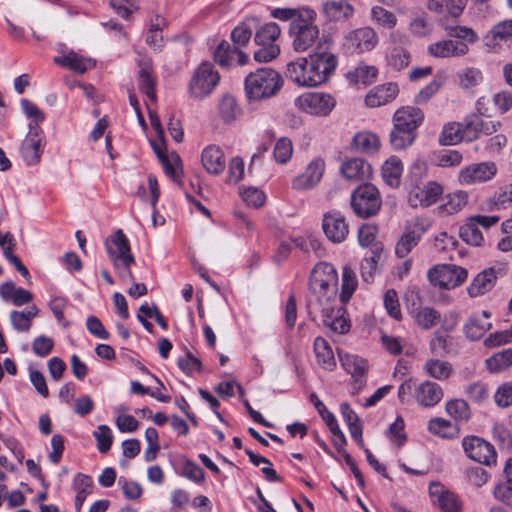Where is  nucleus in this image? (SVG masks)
Returning <instances> with one entry per match:
<instances>
[{"mask_svg":"<svg viewBox=\"0 0 512 512\" xmlns=\"http://www.w3.org/2000/svg\"><path fill=\"white\" fill-rule=\"evenodd\" d=\"M337 66L334 54L321 51L287 64V77L299 86H319L331 77Z\"/></svg>","mask_w":512,"mask_h":512,"instance_id":"nucleus-1","label":"nucleus"},{"mask_svg":"<svg viewBox=\"0 0 512 512\" xmlns=\"http://www.w3.org/2000/svg\"><path fill=\"white\" fill-rule=\"evenodd\" d=\"M338 274L330 263L321 262L315 265L309 281V308L320 311H331L337 297Z\"/></svg>","mask_w":512,"mask_h":512,"instance_id":"nucleus-2","label":"nucleus"},{"mask_svg":"<svg viewBox=\"0 0 512 512\" xmlns=\"http://www.w3.org/2000/svg\"><path fill=\"white\" fill-rule=\"evenodd\" d=\"M283 85L281 75L272 68H259L249 73L244 82L249 100H262L273 97Z\"/></svg>","mask_w":512,"mask_h":512,"instance_id":"nucleus-3","label":"nucleus"},{"mask_svg":"<svg viewBox=\"0 0 512 512\" xmlns=\"http://www.w3.org/2000/svg\"><path fill=\"white\" fill-rule=\"evenodd\" d=\"M350 203L355 214L366 219L378 214L382 207V197L375 185L363 183L351 193Z\"/></svg>","mask_w":512,"mask_h":512,"instance_id":"nucleus-4","label":"nucleus"},{"mask_svg":"<svg viewBox=\"0 0 512 512\" xmlns=\"http://www.w3.org/2000/svg\"><path fill=\"white\" fill-rule=\"evenodd\" d=\"M468 277V271L455 264H438L428 271L430 283L440 289H454L462 285Z\"/></svg>","mask_w":512,"mask_h":512,"instance_id":"nucleus-5","label":"nucleus"},{"mask_svg":"<svg viewBox=\"0 0 512 512\" xmlns=\"http://www.w3.org/2000/svg\"><path fill=\"white\" fill-rule=\"evenodd\" d=\"M431 227V222L424 217H417L409 221L405 230L395 245V254L405 258L420 242L423 234Z\"/></svg>","mask_w":512,"mask_h":512,"instance_id":"nucleus-6","label":"nucleus"},{"mask_svg":"<svg viewBox=\"0 0 512 512\" xmlns=\"http://www.w3.org/2000/svg\"><path fill=\"white\" fill-rule=\"evenodd\" d=\"M220 81V76L208 62L201 63L195 70L190 83L189 92L195 99H203L208 96Z\"/></svg>","mask_w":512,"mask_h":512,"instance_id":"nucleus-7","label":"nucleus"},{"mask_svg":"<svg viewBox=\"0 0 512 512\" xmlns=\"http://www.w3.org/2000/svg\"><path fill=\"white\" fill-rule=\"evenodd\" d=\"M295 105L308 114L327 116L334 109L336 100L327 93L309 92L296 98Z\"/></svg>","mask_w":512,"mask_h":512,"instance_id":"nucleus-8","label":"nucleus"},{"mask_svg":"<svg viewBox=\"0 0 512 512\" xmlns=\"http://www.w3.org/2000/svg\"><path fill=\"white\" fill-rule=\"evenodd\" d=\"M313 21L314 19L303 18L294 23H290L289 35L292 39V46L295 51H306L318 38L319 29Z\"/></svg>","mask_w":512,"mask_h":512,"instance_id":"nucleus-9","label":"nucleus"},{"mask_svg":"<svg viewBox=\"0 0 512 512\" xmlns=\"http://www.w3.org/2000/svg\"><path fill=\"white\" fill-rule=\"evenodd\" d=\"M497 171V165L492 161L473 163L459 171L458 182L464 186L485 183L492 180Z\"/></svg>","mask_w":512,"mask_h":512,"instance_id":"nucleus-10","label":"nucleus"},{"mask_svg":"<svg viewBox=\"0 0 512 512\" xmlns=\"http://www.w3.org/2000/svg\"><path fill=\"white\" fill-rule=\"evenodd\" d=\"M443 194V186L436 181L408 188V202L411 207H429L435 204Z\"/></svg>","mask_w":512,"mask_h":512,"instance_id":"nucleus-11","label":"nucleus"},{"mask_svg":"<svg viewBox=\"0 0 512 512\" xmlns=\"http://www.w3.org/2000/svg\"><path fill=\"white\" fill-rule=\"evenodd\" d=\"M44 136L40 127L29 124V133L22 141L20 153L23 161L29 165H37L41 160L44 148Z\"/></svg>","mask_w":512,"mask_h":512,"instance_id":"nucleus-12","label":"nucleus"},{"mask_svg":"<svg viewBox=\"0 0 512 512\" xmlns=\"http://www.w3.org/2000/svg\"><path fill=\"white\" fill-rule=\"evenodd\" d=\"M378 41V35L374 29L361 27L345 35L344 46L351 52L363 53L373 50Z\"/></svg>","mask_w":512,"mask_h":512,"instance_id":"nucleus-13","label":"nucleus"},{"mask_svg":"<svg viewBox=\"0 0 512 512\" xmlns=\"http://www.w3.org/2000/svg\"><path fill=\"white\" fill-rule=\"evenodd\" d=\"M462 446L468 457L476 462L490 466L496 463L497 454L494 447L477 436L465 437Z\"/></svg>","mask_w":512,"mask_h":512,"instance_id":"nucleus-14","label":"nucleus"},{"mask_svg":"<svg viewBox=\"0 0 512 512\" xmlns=\"http://www.w3.org/2000/svg\"><path fill=\"white\" fill-rule=\"evenodd\" d=\"M106 248L114 266H118V263L127 264L135 262V258L131 253L129 240L121 229L117 230L114 235L106 241Z\"/></svg>","mask_w":512,"mask_h":512,"instance_id":"nucleus-15","label":"nucleus"},{"mask_svg":"<svg viewBox=\"0 0 512 512\" xmlns=\"http://www.w3.org/2000/svg\"><path fill=\"white\" fill-rule=\"evenodd\" d=\"M322 228L326 237L333 243L343 242L349 233L348 223L338 211L327 212L323 215Z\"/></svg>","mask_w":512,"mask_h":512,"instance_id":"nucleus-16","label":"nucleus"},{"mask_svg":"<svg viewBox=\"0 0 512 512\" xmlns=\"http://www.w3.org/2000/svg\"><path fill=\"white\" fill-rule=\"evenodd\" d=\"M463 126L465 129V141L472 142L479 138L481 134L490 135L496 132L500 123L483 119L477 114H471L465 118Z\"/></svg>","mask_w":512,"mask_h":512,"instance_id":"nucleus-17","label":"nucleus"},{"mask_svg":"<svg viewBox=\"0 0 512 512\" xmlns=\"http://www.w3.org/2000/svg\"><path fill=\"white\" fill-rule=\"evenodd\" d=\"M429 495L433 503H437L442 512H460L461 502L456 494L445 489L439 482H432Z\"/></svg>","mask_w":512,"mask_h":512,"instance_id":"nucleus-18","label":"nucleus"},{"mask_svg":"<svg viewBox=\"0 0 512 512\" xmlns=\"http://www.w3.org/2000/svg\"><path fill=\"white\" fill-rule=\"evenodd\" d=\"M468 51L466 42L452 39L437 41L428 46L429 54L436 58L459 57L466 55Z\"/></svg>","mask_w":512,"mask_h":512,"instance_id":"nucleus-19","label":"nucleus"},{"mask_svg":"<svg viewBox=\"0 0 512 512\" xmlns=\"http://www.w3.org/2000/svg\"><path fill=\"white\" fill-rule=\"evenodd\" d=\"M399 94V86L395 82H388L371 89L365 97L368 107L376 108L391 103Z\"/></svg>","mask_w":512,"mask_h":512,"instance_id":"nucleus-20","label":"nucleus"},{"mask_svg":"<svg viewBox=\"0 0 512 512\" xmlns=\"http://www.w3.org/2000/svg\"><path fill=\"white\" fill-rule=\"evenodd\" d=\"M325 170V163L321 159L313 160L305 169V171L295 177L292 186L296 190H305L314 187L320 182Z\"/></svg>","mask_w":512,"mask_h":512,"instance_id":"nucleus-21","label":"nucleus"},{"mask_svg":"<svg viewBox=\"0 0 512 512\" xmlns=\"http://www.w3.org/2000/svg\"><path fill=\"white\" fill-rule=\"evenodd\" d=\"M338 355L342 367L354 378L358 388H361L363 386V377L369 369L367 360L355 354H342L340 351Z\"/></svg>","mask_w":512,"mask_h":512,"instance_id":"nucleus-22","label":"nucleus"},{"mask_svg":"<svg viewBox=\"0 0 512 512\" xmlns=\"http://www.w3.org/2000/svg\"><path fill=\"white\" fill-rule=\"evenodd\" d=\"M444 392L441 386L432 381H424L415 388V399L424 408L437 405L443 398Z\"/></svg>","mask_w":512,"mask_h":512,"instance_id":"nucleus-23","label":"nucleus"},{"mask_svg":"<svg viewBox=\"0 0 512 512\" xmlns=\"http://www.w3.org/2000/svg\"><path fill=\"white\" fill-rule=\"evenodd\" d=\"M138 75L139 90L147 96L151 102H156V78L153 74L152 61L150 59L140 60Z\"/></svg>","mask_w":512,"mask_h":512,"instance_id":"nucleus-24","label":"nucleus"},{"mask_svg":"<svg viewBox=\"0 0 512 512\" xmlns=\"http://www.w3.org/2000/svg\"><path fill=\"white\" fill-rule=\"evenodd\" d=\"M201 162L207 173L219 175L225 169V157L222 149L214 144L205 147L201 154Z\"/></svg>","mask_w":512,"mask_h":512,"instance_id":"nucleus-25","label":"nucleus"},{"mask_svg":"<svg viewBox=\"0 0 512 512\" xmlns=\"http://www.w3.org/2000/svg\"><path fill=\"white\" fill-rule=\"evenodd\" d=\"M423 120V111L414 106H403L397 109L392 118L393 123L398 124V126L408 127L415 132H417Z\"/></svg>","mask_w":512,"mask_h":512,"instance_id":"nucleus-26","label":"nucleus"},{"mask_svg":"<svg viewBox=\"0 0 512 512\" xmlns=\"http://www.w3.org/2000/svg\"><path fill=\"white\" fill-rule=\"evenodd\" d=\"M489 316L487 311L471 315L464 325L466 337L472 341L482 338L491 328V323L488 321Z\"/></svg>","mask_w":512,"mask_h":512,"instance_id":"nucleus-27","label":"nucleus"},{"mask_svg":"<svg viewBox=\"0 0 512 512\" xmlns=\"http://www.w3.org/2000/svg\"><path fill=\"white\" fill-rule=\"evenodd\" d=\"M341 172L345 178L352 181L368 180L372 169L369 163L361 158H351L344 161Z\"/></svg>","mask_w":512,"mask_h":512,"instance_id":"nucleus-28","label":"nucleus"},{"mask_svg":"<svg viewBox=\"0 0 512 512\" xmlns=\"http://www.w3.org/2000/svg\"><path fill=\"white\" fill-rule=\"evenodd\" d=\"M497 274L493 267L480 272L468 286L467 291L471 297H478L490 291L496 283Z\"/></svg>","mask_w":512,"mask_h":512,"instance_id":"nucleus-29","label":"nucleus"},{"mask_svg":"<svg viewBox=\"0 0 512 512\" xmlns=\"http://www.w3.org/2000/svg\"><path fill=\"white\" fill-rule=\"evenodd\" d=\"M325 17L331 22H341L348 20L354 14V7L343 1L330 0L322 7Z\"/></svg>","mask_w":512,"mask_h":512,"instance_id":"nucleus-30","label":"nucleus"},{"mask_svg":"<svg viewBox=\"0 0 512 512\" xmlns=\"http://www.w3.org/2000/svg\"><path fill=\"white\" fill-rule=\"evenodd\" d=\"M313 348L318 365L327 371H333L336 368V359L328 341L323 337H316Z\"/></svg>","mask_w":512,"mask_h":512,"instance_id":"nucleus-31","label":"nucleus"},{"mask_svg":"<svg viewBox=\"0 0 512 512\" xmlns=\"http://www.w3.org/2000/svg\"><path fill=\"white\" fill-rule=\"evenodd\" d=\"M351 146L357 152L373 155L379 151L381 142L376 134L369 131H361L354 135Z\"/></svg>","mask_w":512,"mask_h":512,"instance_id":"nucleus-32","label":"nucleus"},{"mask_svg":"<svg viewBox=\"0 0 512 512\" xmlns=\"http://www.w3.org/2000/svg\"><path fill=\"white\" fill-rule=\"evenodd\" d=\"M402 173L403 163L397 156L388 158L381 168L383 181L393 189L400 186Z\"/></svg>","mask_w":512,"mask_h":512,"instance_id":"nucleus-33","label":"nucleus"},{"mask_svg":"<svg viewBox=\"0 0 512 512\" xmlns=\"http://www.w3.org/2000/svg\"><path fill=\"white\" fill-rule=\"evenodd\" d=\"M342 309L335 310L334 304H331V311H320L323 317V325L328 327L331 331L339 334H346L349 332L351 323L350 320L341 314Z\"/></svg>","mask_w":512,"mask_h":512,"instance_id":"nucleus-34","label":"nucleus"},{"mask_svg":"<svg viewBox=\"0 0 512 512\" xmlns=\"http://www.w3.org/2000/svg\"><path fill=\"white\" fill-rule=\"evenodd\" d=\"M417 137V132L408 127L398 126L393 123V129L390 132L389 141L393 149L404 150L410 147Z\"/></svg>","mask_w":512,"mask_h":512,"instance_id":"nucleus-35","label":"nucleus"},{"mask_svg":"<svg viewBox=\"0 0 512 512\" xmlns=\"http://www.w3.org/2000/svg\"><path fill=\"white\" fill-rule=\"evenodd\" d=\"M468 0H428L427 8L435 13L443 14L447 12L452 17H459L466 5Z\"/></svg>","mask_w":512,"mask_h":512,"instance_id":"nucleus-36","label":"nucleus"},{"mask_svg":"<svg viewBox=\"0 0 512 512\" xmlns=\"http://www.w3.org/2000/svg\"><path fill=\"white\" fill-rule=\"evenodd\" d=\"M54 61L55 63L67 67L79 74H83L95 66L94 60L83 58L75 52H69L61 57H56Z\"/></svg>","mask_w":512,"mask_h":512,"instance_id":"nucleus-37","label":"nucleus"},{"mask_svg":"<svg viewBox=\"0 0 512 512\" xmlns=\"http://www.w3.org/2000/svg\"><path fill=\"white\" fill-rule=\"evenodd\" d=\"M468 203V193L457 190L446 197V201L438 207V213L442 216L453 215L461 211Z\"/></svg>","mask_w":512,"mask_h":512,"instance_id":"nucleus-38","label":"nucleus"},{"mask_svg":"<svg viewBox=\"0 0 512 512\" xmlns=\"http://www.w3.org/2000/svg\"><path fill=\"white\" fill-rule=\"evenodd\" d=\"M378 76V69L373 65L359 63L353 69L347 72V78L351 83L369 85L373 83Z\"/></svg>","mask_w":512,"mask_h":512,"instance_id":"nucleus-39","label":"nucleus"},{"mask_svg":"<svg viewBox=\"0 0 512 512\" xmlns=\"http://www.w3.org/2000/svg\"><path fill=\"white\" fill-rule=\"evenodd\" d=\"M94 484L89 475L78 473L73 480V489L76 491L75 509L79 512L87 496L92 493Z\"/></svg>","mask_w":512,"mask_h":512,"instance_id":"nucleus-40","label":"nucleus"},{"mask_svg":"<svg viewBox=\"0 0 512 512\" xmlns=\"http://www.w3.org/2000/svg\"><path fill=\"white\" fill-rule=\"evenodd\" d=\"M439 144L449 146L465 141V129L463 123L451 122L443 126L439 136Z\"/></svg>","mask_w":512,"mask_h":512,"instance_id":"nucleus-41","label":"nucleus"},{"mask_svg":"<svg viewBox=\"0 0 512 512\" xmlns=\"http://www.w3.org/2000/svg\"><path fill=\"white\" fill-rule=\"evenodd\" d=\"M272 16L281 21L290 20L291 23L296 22L300 19H315L316 12L313 9L302 7V8H276L272 11Z\"/></svg>","mask_w":512,"mask_h":512,"instance_id":"nucleus-42","label":"nucleus"},{"mask_svg":"<svg viewBox=\"0 0 512 512\" xmlns=\"http://www.w3.org/2000/svg\"><path fill=\"white\" fill-rule=\"evenodd\" d=\"M512 37V19L504 20L492 27L489 34L485 37V43L488 47H495L501 41H507Z\"/></svg>","mask_w":512,"mask_h":512,"instance_id":"nucleus-43","label":"nucleus"},{"mask_svg":"<svg viewBox=\"0 0 512 512\" xmlns=\"http://www.w3.org/2000/svg\"><path fill=\"white\" fill-rule=\"evenodd\" d=\"M357 286L358 279L355 271L349 266H344L342 271V285L340 292V301L342 304L349 302Z\"/></svg>","mask_w":512,"mask_h":512,"instance_id":"nucleus-44","label":"nucleus"},{"mask_svg":"<svg viewBox=\"0 0 512 512\" xmlns=\"http://www.w3.org/2000/svg\"><path fill=\"white\" fill-rule=\"evenodd\" d=\"M489 209H507L512 206V183L499 186L488 200Z\"/></svg>","mask_w":512,"mask_h":512,"instance_id":"nucleus-45","label":"nucleus"},{"mask_svg":"<svg viewBox=\"0 0 512 512\" xmlns=\"http://www.w3.org/2000/svg\"><path fill=\"white\" fill-rule=\"evenodd\" d=\"M423 370L428 376L437 380L448 379L453 371L452 365L447 361L429 359L424 364Z\"/></svg>","mask_w":512,"mask_h":512,"instance_id":"nucleus-46","label":"nucleus"},{"mask_svg":"<svg viewBox=\"0 0 512 512\" xmlns=\"http://www.w3.org/2000/svg\"><path fill=\"white\" fill-rule=\"evenodd\" d=\"M445 410L457 422H468L472 416L470 406L464 399L449 400Z\"/></svg>","mask_w":512,"mask_h":512,"instance_id":"nucleus-47","label":"nucleus"},{"mask_svg":"<svg viewBox=\"0 0 512 512\" xmlns=\"http://www.w3.org/2000/svg\"><path fill=\"white\" fill-rule=\"evenodd\" d=\"M428 431L442 438L451 439L458 435L457 427L449 420L436 417L429 421Z\"/></svg>","mask_w":512,"mask_h":512,"instance_id":"nucleus-48","label":"nucleus"},{"mask_svg":"<svg viewBox=\"0 0 512 512\" xmlns=\"http://www.w3.org/2000/svg\"><path fill=\"white\" fill-rule=\"evenodd\" d=\"M281 35V29L275 22L261 26L255 33L254 40L257 45H277L275 42Z\"/></svg>","mask_w":512,"mask_h":512,"instance_id":"nucleus-49","label":"nucleus"},{"mask_svg":"<svg viewBox=\"0 0 512 512\" xmlns=\"http://www.w3.org/2000/svg\"><path fill=\"white\" fill-rule=\"evenodd\" d=\"M415 323L424 330L434 327L440 320V313L432 307H422L411 315Z\"/></svg>","mask_w":512,"mask_h":512,"instance_id":"nucleus-50","label":"nucleus"},{"mask_svg":"<svg viewBox=\"0 0 512 512\" xmlns=\"http://www.w3.org/2000/svg\"><path fill=\"white\" fill-rule=\"evenodd\" d=\"M410 62H411L410 52L401 46L393 47L387 54L388 65L396 71H401V70L407 68L409 66Z\"/></svg>","mask_w":512,"mask_h":512,"instance_id":"nucleus-51","label":"nucleus"},{"mask_svg":"<svg viewBox=\"0 0 512 512\" xmlns=\"http://www.w3.org/2000/svg\"><path fill=\"white\" fill-rule=\"evenodd\" d=\"M382 249L379 247L372 249L369 255H366L361 262V276L365 282L373 281L377 264L381 256Z\"/></svg>","mask_w":512,"mask_h":512,"instance_id":"nucleus-52","label":"nucleus"},{"mask_svg":"<svg viewBox=\"0 0 512 512\" xmlns=\"http://www.w3.org/2000/svg\"><path fill=\"white\" fill-rule=\"evenodd\" d=\"M459 236L464 242L472 246H481L484 241V237L477 223L473 222L470 218L460 227Z\"/></svg>","mask_w":512,"mask_h":512,"instance_id":"nucleus-53","label":"nucleus"},{"mask_svg":"<svg viewBox=\"0 0 512 512\" xmlns=\"http://www.w3.org/2000/svg\"><path fill=\"white\" fill-rule=\"evenodd\" d=\"M219 114L226 123L234 121L240 114L241 109L232 95H224L219 103Z\"/></svg>","mask_w":512,"mask_h":512,"instance_id":"nucleus-54","label":"nucleus"},{"mask_svg":"<svg viewBox=\"0 0 512 512\" xmlns=\"http://www.w3.org/2000/svg\"><path fill=\"white\" fill-rule=\"evenodd\" d=\"M371 19L377 25L386 29H393L397 24V18L394 13L386 10L381 6L372 7Z\"/></svg>","mask_w":512,"mask_h":512,"instance_id":"nucleus-55","label":"nucleus"},{"mask_svg":"<svg viewBox=\"0 0 512 512\" xmlns=\"http://www.w3.org/2000/svg\"><path fill=\"white\" fill-rule=\"evenodd\" d=\"M235 52V47H232L227 41H222L214 51V60L221 67L228 68L233 63Z\"/></svg>","mask_w":512,"mask_h":512,"instance_id":"nucleus-56","label":"nucleus"},{"mask_svg":"<svg viewBox=\"0 0 512 512\" xmlns=\"http://www.w3.org/2000/svg\"><path fill=\"white\" fill-rule=\"evenodd\" d=\"M428 172V165L426 161L417 159L411 166L409 174L407 176V185L414 187L422 184L424 178H426Z\"/></svg>","mask_w":512,"mask_h":512,"instance_id":"nucleus-57","label":"nucleus"},{"mask_svg":"<svg viewBox=\"0 0 512 512\" xmlns=\"http://www.w3.org/2000/svg\"><path fill=\"white\" fill-rule=\"evenodd\" d=\"M486 363L488 369L492 372L508 368L512 365V348L496 353L494 356L487 359Z\"/></svg>","mask_w":512,"mask_h":512,"instance_id":"nucleus-58","label":"nucleus"},{"mask_svg":"<svg viewBox=\"0 0 512 512\" xmlns=\"http://www.w3.org/2000/svg\"><path fill=\"white\" fill-rule=\"evenodd\" d=\"M293 145L292 141L287 137L278 139L275 144L273 155L276 162L286 164L292 157Z\"/></svg>","mask_w":512,"mask_h":512,"instance_id":"nucleus-59","label":"nucleus"},{"mask_svg":"<svg viewBox=\"0 0 512 512\" xmlns=\"http://www.w3.org/2000/svg\"><path fill=\"white\" fill-rule=\"evenodd\" d=\"M93 436L97 441V448L101 453H106L111 448L113 436L111 429L107 425H99L93 432Z\"/></svg>","mask_w":512,"mask_h":512,"instance_id":"nucleus-60","label":"nucleus"},{"mask_svg":"<svg viewBox=\"0 0 512 512\" xmlns=\"http://www.w3.org/2000/svg\"><path fill=\"white\" fill-rule=\"evenodd\" d=\"M465 393L475 403H483L489 398V389L485 383L473 382L465 388Z\"/></svg>","mask_w":512,"mask_h":512,"instance_id":"nucleus-61","label":"nucleus"},{"mask_svg":"<svg viewBox=\"0 0 512 512\" xmlns=\"http://www.w3.org/2000/svg\"><path fill=\"white\" fill-rule=\"evenodd\" d=\"M159 160L163 165L165 173L173 181H178L177 167L181 164V159L177 153H171L169 156L166 154L159 155Z\"/></svg>","mask_w":512,"mask_h":512,"instance_id":"nucleus-62","label":"nucleus"},{"mask_svg":"<svg viewBox=\"0 0 512 512\" xmlns=\"http://www.w3.org/2000/svg\"><path fill=\"white\" fill-rule=\"evenodd\" d=\"M494 401L501 408L512 405V381L504 382L498 386L494 393Z\"/></svg>","mask_w":512,"mask_h":512,"instance_id":"nucleus-63","label":"nucleus"},{"mask_svg":"<svg viewBox=\"0 0 512 512\" xmlns=\"http://www.w3.org/2000/svg\"><path fill=\"white\" fill-rule=\"evenodd\" d=\"M465 476L468 482L475 487L483 486L490 478L489 473L481 466H475L467 469L465 471Z\"/></svg>","mask_w":512,"mask_h":512,"instance_id":"nucleus-64","label":"nucleus"}]
</instances>
